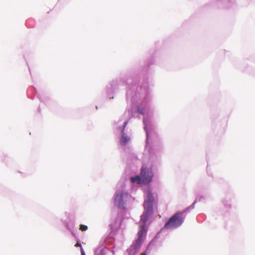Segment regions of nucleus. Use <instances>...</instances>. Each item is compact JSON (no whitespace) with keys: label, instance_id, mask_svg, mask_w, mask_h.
<instances>
[{"label":"nucleus","instance_id":"1","mask_svg":"<svg viewBox=\"0 0 255 255\" xmlns=\"http://www.w3.org/2000/svg\"><path fill=\"white\" fill-rule=\"evenodd\" d=\"M184 217L182 213L178 212L172 216L165 224L166 229L176 228L180 226L183 222Z\"/></svg>","mask_w":255,"mask_h":255},{"label":"nucleus","instance_id":"2","mask_svg":"<svg viewBox=\"0 0 255 255\" xmlns=\"http://www.w3.org/2000/svg\"><path fill=\"white\" fill-rule=\"evenodd\" d=\"M128 197V193L125 191H121L115 194L114 198V204L119 209H125L126 208V203L125 199Z\"/></svg>","mask_w":255,"mask_h":255},{"label":"nucleus","instance_id":"3","mask_svg":"<svg viewBox=\"0 0 255 255\" xmlns=\"http://www.w3.org/2000/svg\"><path fill=\"white\" fill-rule=\"evenodd\" d=\"M154 201V197L152 192L148 190L147 191V197L144 200V210L153 213V203Z\"/></svg>","mask_w":255,"mask_h":255},{"label":"nucleus","instance_id":"4","mask_svg":"<svg viewBox=\"0 0 255 255\" xmlns=\"http://www.w3.org/2000/svg\"><path fill=\"white\" fill-rule=\"evenodd\" d=\"M147 230L145 228V225H140L139 227V230L137 233L138 238L135 241L134 245V248L136 249L139 248L142 242V237L144 235H146Z\"/></svg>","mask_w":255,"mask_h":255},{"label":"nucleus","instance_id":"5","mask_svg":"<svg viewBox=\"0 0 255 255\" xmlns=\"http://www.w3.org/2000/svg\"><path fill=\"white\" fill-rule=\"evenodd\" d=\"M141 177L143 183L148 184L152 180L153 173L150 169L142 168L141 170Z\"/></svg>","mask_w":255,"mask_h":255},{"label":"nucleus","instance_id":"6","mask_svg":"<svg viewBox=\"0 0 255 255\" xmlns=\"http://www.w3.org/2000/svg\"><path fill=\"white\" fill-rule=\"evenodd\" d=\"M153 213L148 212V211H146L144 210V212L141 216L140 221L143 222L142 225H145V223L147 222L149 218L151 216Z\"/></svg>","mask_w":255,"mask_h":255},{"label":"nucleus","instance_id":"7","mask_svg":"<svg viewBox=\"0 0 255 255\" xmlns=\"http://www.w3.org/2000/svg\"><path fill=\"white\" fill-rule=\"evenodd\" d=\"M130 137L127 135L125 133H123L120 138V144L121 145H125L129 141Z\"/></svg>","mask_w":255,"mask_h":255},{"label":"nucleus","instance_id":"8","mask_svg":"<svg viewBox=\"0 0 255 255\" xmlns=\"http://www.w3.org/2000/svg\"><path fill=\"white\" fill-rule=\"evenodd\" d=\"M141 177H140L139 176H136L135 177H131L130 178V181L132 183L136 182L137 184H140L141 182Z\"/></svg>","mask_w":255,"mask_h":255},{"label":"nucleus","instance_id":"9","mask_svg":"<svg viewBox=\"0 0 255 255\" xmlns=\"http://www.w3.org/2000/svg\"><path fill=\"white\" fill-rule=\"evenodd\" d=\"M88 227L86 225H81L80 226V230L82 231H85L87 230Z\"/></svg>","mask_w":255,"mask_h":255},{"label":"nucleus","instance_id":"10","mask_svg":"<svg viewBox=\"0 0 255 255\" xmlns=\"http://www.w3.org/2000/svg\"><path fill=\"white\" fill-rule=\"evenodd\" d=\"M81 255H86L83 248H81Z\"/></svg>","mask_w":255,"mask_h":255},{"label":"nucleus","instance_id":"11","mask_svg":"<svg viewBox=\"0 0 255 255\" xmlns=\"http://www.w3.org/2000/svg\"><path fill=\"white\" fill-rule=\"evenodd\" d=\"M127 124H128V122L127 121H126V122H125L124 123V125L123 128L122 129V131H123L124 130V129H125V127H126V125H127Z\"/></svg>","mask_w":255,"mask_h":255},{"label":"nucleus","instance_id":"12","mask_svg":"<svg viewBox=\"0 0 255 255\" xmlns=\"http://www.w3.org/2000/svg\"><path fill=\"white\" fill-rule=\"evenodd\" d=\"M127 124H128V122L127 121H126V122H125L124 123V125L123 128L122 129V131H123L124 130V129H125V127H126V125H127Z\"/></svg>","mask_w":255,"mask_h":255},{"label":"nucleus","instance_id":"13","mask_svg":"<svg viewBox=\"0 0 255 255\" xmlns=\"http://www.w3.org/2000/svg\"><path fill=\"white\" fill-rule=\"evenodd\" d=\"M75 246L77 247H80V248H82V246H81V245L80 243H79L78 242L76 243V244L75 245Z\"/></svg>","mask_w":255,"mask_h":255},{"label":"nucleus","instance_id":"14","mask_svg":"<svg viewBox=\"0 0 255 255\" xmlns=\"http://www.w3.org/2000/svg\"><path fill=\"white\" fill-rule=\"evenodd\" d=\"M146 255V253H142V255Z\"/></svg>","mask_w":255,"mask_h":255}]
</instances>
